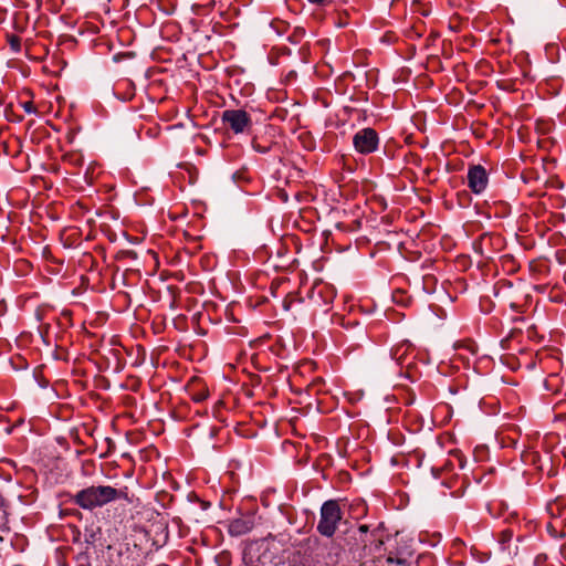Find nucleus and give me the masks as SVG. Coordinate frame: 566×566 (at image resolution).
<instances>
[{
  "label": "nucleus",
  "instance_id": "nucleus-7",
  "mask_svg": "<svg viewBox=\"0 0 566 566\" xmlns=\"http://www.w3.org/2000/svg\"><path fill=\"white\" fill-rule=\"evenodd\" d=\"M64 161L77 166L82 164V158L77 154H66L64 155Z\"/></svg>",
  "mask_w": 566,
  "mask_h": 566
},
{
  "label": "nucleus",
  "instance_id": "nucleus-2",
  "mask_svg": "<svg viewBox=\"0 0 566 566\" xmlns=\"http://www.w3.org/2000/svg\"><path fill=\"white\" fill-rule=\"evenodd\" d=\"M343 518L339 504L336 500H328L321 507V516L317 523V532L326 537H332Z\"/></svg>",
  "mask_w": 566,
  "mask_h": 566
},
{
  "label": "nucleus",
  "instance_id": "nucleus-15",
  "mask_svg": "<svg viewBox=\"0 0 566 566\" xmlns=\"http://www.w3.org/2000/svg\"><path fill=\"white\" fill-rule=\"evenodd\" d=\"M308 1H310V2H312V3H318V4H321V3H323L325 0H308Z\"/></svg>",
  "mask_w": 566,
  "mask_h": 566
},
{
  "label": "nucleus",
  "instance_id": "nucleus-8",
  "mask_svg": "<svg viewBox=\"0 0 566 566\" xmlns=\"http://www.w3.org/2000/svg\"><path fill=\"white\" fill-rule=\"evenodd\" d=\"M9 42H10L11 48H12L14 51H19V50H20V43H21V41H20V38H19V36H17V35H12V36H10Z\"/></svg>",
  "mask_w": 566,
  "mask_h": 566
},
{
  "label": "nucleus",
  "instance_id": "nucleus-6",
  "mask_svg": "<svg viewBox=\"0 0 566 566\" xmlns=\"http://www.w3.org/2000/svg\"><path fill=\"white\" fill-rule=\"evenodd\" d=\"M251 528V526L243 520H237L232 522L231 530L235 533H245Z\"/></svg>",
  "mask_w": 566,
  "mask_h": 566
},
{
  "label": "nucleus",
  "instance_id": "nucleus-5",
  "mask_svg": "<svg viewBox=\"0 0 566 566\" xmlns=\"http://www.w3.org/2000/svg\"><path fill=\"white\" fill-rule=\"evenodd\" d=\"M488 174L481 165H474L468 171V186L474 193H481L488 186Z\"/></svg>",
  "mask_w": 566,
  "mask_h": 566
},
{
  "label": "nucleus",
  "instance_id": "nucleus-3",
  "mask_svg": "<svg viewBox=\"0 0 566 566\" xmlns=\"http://www.w3.org/2000/svg\"><path fill=\"white\" fill-rule=\"evenodd\" d=\"M221 119L235 134L247 132L252 125L250 115L243 109H227L222 113Z\"/></svg>",
  "mask_w": 566,
  "mask_h": 566
},
{
  "label": "nucleus",
  "instance_id": "nucleus-10",
  "mask_svg": "<svg viewBox=\"0 0 566 566\" xmlns=\"http://www.w3.org/2000/svg\"><path fill=\"white\" fill-rule=\"evenodd\" d=\"M23 108L27 113L29 114H32V113H35V107L34 105L32 104V102H25L23 103Z\"/></svg>",
  "mask_w": 566,
  "mask_h": 566
},
{
  "label": "nucleus",
  "instance_id": "nucleus-11",
  "mask_svg": "<svg viewBox=\"0 0 566 566\" xmlns=\"http://www.w3.org/2000/svg\"><path fill=\"white\" fill-rule=\"evenodd\" d=\"M303 35H304V30H302V29H301V30H295V32H294V35H293V36H294V38H297V36H303Z\"/></svg>",
  "mask_w": 566,
  "mask_h": 566
},
{
  "label": "nucleus",
  "instance_id": "nucleus-9",
  "mask_svg": "<svg viewBox=\"0 0 566 566\" xmlns=\"http://www.w3.org/2000/svg\"><path fill=\"white\" fill-rule=\"evenodd\" d=\"M337 554L333 555L332 553H328L325 557V564L327 566H335L337 564Z\"/></svg>",
  "mask_w": 566,
  "mask_h": 566
},
{
  "label": "nucleus",
  "instance_id": "nucleus-16",
  "mask_svg": "<svg viewBox=\"0 0 566 566\" xmlns=\"http://www.w3.org/2000/svg\"><path fill=\"white\" fill-rule=\"evenodd\" d=\"M470 350H471V353H472V354H474V353H475V349H474V346H473V345H471V346H470Z\"/></svg>",
  "mask_w": 566,
  "mask_h": 566
},
{
  "label": "nucleus",
  "instance_id": "nucleus-1",
  "mask_svg": "<svg viewBox=\"0 0 566 566\" xmlns=\"http://www.w3.org/2000/svg\"><path fill=\"white\" fill-rule=\"evenodd\" d=\"M122 495L123 492L113 486L97 485L77 492L74 496V501L84 510H94L119 499Z\"/></svg>",
  "mask_w": 566,
  "mask_h": 566
},
{
  "label": "nucleus",
  "instance_id": "nucleus-14",
  "mask_svg": "<svg viewBox=\"0 0 566 566\" xmlns=\"http://www.w3.org/2000/svg\"><path fill=\"white\" fill-rule=\"evenodd\" d=\"M205 398H206V396H205V395H198V396L196 397V400H197V401H201V400H203Z\"/></svg>",
  "mask_w": 566,
  "mask_h": 566
},
{
  "label": "nucleus",
  "instance_id": "nucleus-12",
  "mask_svg": "<svg viewBox=\"0 0 566 566\" xmlns=\"http://www.w3.org/2000/svg\"><path fill=\"white\" fill-rule=\"evenodd\" d=\"M368 530H369L368 525H360L359 526V532H361V533H367Z\"/></svg>",
  "mask_w": 566,
  "mask_h": 566
},
{
  "label": "nucleus",
  "instance_id": "nucleus-13",
  "mask_svg": "<svg viewBox=\"0 0 566 566\" xmlns=\"http://www.w3.org/2000/svg\"><path fill=\"white\" fill-rule=\"evenodd\" d=\"M253 147H254V149H255V150H258V151H261V153H265V151H266V149H265V148H262V147H260V146L254 145Z\"/></svg>",
  "mask_w": 566,
  "mask_h": 566
},
{
  "label": "nucleus",
  "instance_id": "nucleus-4",
  "mask_svg": "<svg viewBox=\"0 0 566 566\" xmlns=\"http://www.w3.org/2000/svg\"><path fill=\"white\" fill-rule=\"evenodd\" d=\"M355 149L360 154H370L377 149L378 135L373 128H364L353 138Z\"/></svg>",
  "mask_w": 566,
  "mask_h": 566
},
{
  "label": "nucleus",
  "instance_id": "nucleus-17",
  "mask_svg": "<svg viewBox=\"0 0 566 566\" xmlns=\"http://www.w3.org/2000/svg\"><path fill=\"white\" fill-rule=\"evenodd\" d=\"M331 547H332V548H335V549H338V547H337V546H335L334 544H331Z\"/></svg>",
  "mask_w": 566,
  "mask_h": 566
}]
</instances>
